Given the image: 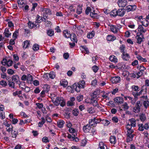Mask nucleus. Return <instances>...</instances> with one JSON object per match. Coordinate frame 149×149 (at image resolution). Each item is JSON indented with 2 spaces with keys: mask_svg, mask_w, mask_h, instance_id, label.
<instances>
[{
  "mask_svg": "<svg viewBox=\"0 0 149 149\" xmlns=\"http://www.w3.org/2000/svg\"><path fill=\"white\" fill-rule=\"evenodd\" d=\"M68 130L70 133L72 134H68L67 136L68 138L69 139H70L71 140L78 142L79 141V139L76 136H77V134L75 129L72 127L70 128Z\"/></svg>",
  "mask_w": 149,
  "mask_h": 149,
  "instance_id": "1",
  "label": "nucleus"
},
{
  "mask_svg": "<svg viewBox=\"0 0 149 149\" xmlns=\"http://www.w3.org/2000/svg\"><path fill=\"white\" fill-rule=\"evenodd\" d=\"M52 102L56 106H58L60 104L61 107H63L65 104L64 99L61 97H56L55 99Z\"/></svg>",
  "mask_w": 149,
  "mask_h": 149,
  "instance_id": "2",
  "label": "nucleus"
},
{
  "mask_svg": "<svg viewBox=\"0 0 149 149\" xmlns=\"http://www.w3.org/2000/svg\"><path fill=\"white\" fill-rule=\"evenodd\" d=\"M85 84V82L84 80H82L79 82L78 83L74 84L73 85V88L75 89L77 92L80 91V88H84Z\"/></svg>",
  "mask_w": 149,
  "mask_h": 149,
  "instance_id": "3",
  "label": "nucleus"
},
{
  "mask_svg": "<svg viewBox=\"0 0 149 149\" xmlns=\"http://www.w3.org/2000/svg\"><path fill=\"white\" fill-rule=\"evenodd\" d=\"M143 91V90H141L139 92H132V94L134 96V98H132L130 96H128V98L131 101V103L132 104H134L137 99V96L140 95Z\"/></svg>",
  "mask_w": 149,
  "mask_h": 149,
  "instance_id": "4",
  "label": "nucleus"
},
{
  "mask_svg": "<svg viewBox=\"0 0 149 149\" xmlns=\"http://www.w3.org/2000/svg\"><path fill=\"white\" fill-rule=\"evenodd\" d=\"M142 104V103L139 101H137L133 108V111L134 112L137 113L140 111Z\"/></svg>",
  "mask_w": 149,
  "mask_h": 149,
  "instance_id": "5",
  "label": "nucleus"
},
{
  "mask_svg": "<svg viewBox=\"0 0 149 149\" xmlns=\"http://www.w3.org/2000/svg\"><path fill=\"white\" fill-rule=\"evenodd\" d=\"M91 8L89 7H87L85 10V13L86 15H88L89 12H90V16L92 17L93 18H96L97 16V14L96 13L94 12V11H93V12H91Z\"/></svg>",
  "mask_w": 149,
  "mask_h": 149,
  "instance_id": "6",
  "label": "nucleus"
},
{
  "mask_svg": "<svg viewBox=\"0 0 149 149\" xmlns=\"http://www.w3.org/2000/svg\"><path fill=\"white\" fill-rule=\"evenodd\" d=\"M118 5L120 7H124L127 4L126 0H119L117 2Z\"/></svg>",
  "mask_w": 149,
  "mask_h": 149,
  "instance_id": "7",
  "label": "nucleus"
},
{
  "mask_svg": "<svg viewBox=\"0 0 149 149\" xmlns=\"http://www.w3.org/2000/svg\"><path fill=\"white\" fill-rule=\"evenodd\" d=\"M114 100L116 104H121L123 103L124 100L123 97H117L114 98Z\"/></svg>",
  "mask_w": 149,
  "mask_h": 149,
  "instance_id": "8",
  "label": "nucleus"
},
{
  "mask_svg": "<svg viewBox=\"0 0 149 149\" xmlns=\"http://www.w3.org/2000/svg\"><path fill=\"white\" fill-rule=\"evenodd\" d=\"M42 11L43 13V17H45L46 18H47L48 16H47L46 14H47L50 15L52 13L51 11L48 8H42Z\"/></svg>",
  "mask_w": 149,
  "mask_h": 149,
  "instance_id": "9",
  "label": "nucleus"
},
{
  "mask_svg": "<svg viewBox=\"0 0 149 149\" xmlns=\"http://www.w3.org/2000/svg\"><path fill=\"white\" fill-rule=\"evenodd\" d=\"M28 25L29 28L30 29H32L35 27L38 28L40 27L39 24H36V23L34 24V23L30 21H29V22L28 23Z\"/></svg>",
  "mask_w": 149,
  "mask_h": 149,
  "instance_id": "10",
  "label": "nucleus"
},
{
  "mask_svg": "<svg viewBox=\"0 0 149 149\" xmlns=\"http://www.w3.org/2000/svg\"><path fill=\"white\" fill-rule=\"evenodd\" d=\"M125 10L123 8L119 9L117 10V15L122 17L125 15Z\"/></svg>",
  "mask_w": 149,
  "mask_h": 149,
  "instance_id": "11",
  "label": "nucleus"
},
{
  "mask_svg": "<svg viewBox=\"0 0 149 149\" xmlns=\"http://www.w3.org/2000/svg\"><path fill=\"white\" fill-rule=\"evenodd\" d=\"M87 103H90L94 107H96L98 108H99L100 107L99 106V104L97 103V101L96 99L95 98H91L90 100V102H87Z\"/></svg>",
  "mask_w": 149,
  "mask_h": 149,
  "instance_id": "12",
  "label": "nucleus"
},
{
  "mask_svg": "<svg viewBox=\"0 0 149 149\" xmlns=\"http://www.w3.org/2000/svg\"><path fill=\"white\" fill-rule=\"evenodd\" d=\"M120 80V77L116 76L111 78V81L113 84H116L119 82Z\"/></svg>",
  "mask_w": 149,
  "mask_h": 149,
  "instance_id": "13",
  "label": "nucleus"
},
{
  "mask_svg": "<svg viewBox=\"0 0 149 149\" xmlns=\"http://www.w3.org/2000/svg\"><path fill=\"white\" fill-rule=\"evenodd\" d=\"M136 6L135 5H129L127 6L126 8V10L127 12L133 11L136 9Z\"/></svg>",
  "mask_w": 149,
  "mask_h": 149,
  "instance_id": "14",
  "label": "nucleus"
},
{
  "mask_svg": "<svg viewBox=\"0 0 149 149\" xmlns=\"http://www.w3.org/2000/svg\"><path fill=\"white\" fill-rule=\"evenodd\" d=\"M121 56L123 59L124 61H127L130 58L129 54L125 52L122 53Z\"/></svg>",
  "mask_w": 149,
  "mask_h": 149,
  "instance_id": "15",
  "label": "nucleus"
},
{
  "mask_svg": "<svg viewBox=\"0 0 149 149\" xmlns=\"http://www.w3.org/2000/svg\"><path fill=\"white\" fill-rule=\"evenodd\" d=\"M91 127L88 124L84 125L83 127V130L85 133L88 132L91 129Z\"/></svg>",
  "mask_w": 149,
  "mask_h": 149,
  "instance_id": "16",
  "label": "nucleus"
},
{
  "mask_svg": "<svg viewBox=\"0 0 149 149\" xmlns=\"http://www.w3.org/2000/svg\"><path fill=\"white\" fill-rule=\"evenodd\" d=\"M110 29L111 31L113 33H116L118 31V28L116 26L111 25L110 26Z\"/></svg>",
  "mask_w": 149,
  "mask_h": 149,
  "instance_id": "17",
  "label": "nucleus"
},
{
  "mask_svg": "<svg viewBox=\"0 0 149 149\" xmlns=\"http://www.w3.org/2000/svg\"><path fill=\"white\" fill-rule=\"evenodd\" d=\"M135 136V134H127L126 141L127 142H129L133 140V138Z\"/></svg>",
  "mask_w": 149,
  "mask_h": 149,
  "instance_id": "18",
  "label": "nucleus"
},
{
  "mask_svg": "<svg viewBox=\"0 0 149 149\" xmlns=\"http://www.w3.org/2000/svg\"><path fill=\"white\" fill-rule=\"evenodd\" d=\"M70 39L72 41L77 42V36L74 33H72L70 36Z\"/></svg>",
  "mask_w": 149,
  "mask_h": 149,
  "instance_id": "19",
  "label": "nucleus"
},
{
  "mask_svg": "<svg viewBox=\"0 0 149 149\" xmlns=\"http://www.w3.org/2000/svg\"><path fill=\"white\" fill-rule=\"evenodd\" d=\"M109 59L111 62H113L114 63H116L118 62V59L116 57L113 55L110 56Z\"/></svg>",
  "mask_w": 149,
  "mask_h": 149,
  "instance_id": "20",
  "label": "nucleus"
},
{
  "mask_svg": "<svg viewBox=\"0 0 149 149\" xmlns=\"http://www.w3.org/2000/svg\"><path fill=\"white\" fill-rule=\"evenodd\" d=\"M3 34L6 37L8 38L11 35V33L8 29H6Z\"/></svg>",
  "mask_w": 149,
  "mask_h": 149,
  "instance_id": "21",
  "label": "nucleus"
},
{
  "mask_svg": "<svg viewBox=\"0 0 149 149\" xmlns=\"http://www.w3.org/2000/svg\"><path fill=\"white\" fill-rule=\"evenodd\" d=\"M138 29V31L141 33H145L146 31V30L141 25H139Z\"/></svg>",
  "mask_w": 149,
  "mask_h": 149,
  "instance_id": "22",
  "label": "nucleus"
},
{
  "mask_svg": "<svg viewBox=\"0 0 149 149\" xmlns=\"http://www.w3.org/2000/svg\"><path fill=\"white\" fill-rule=\"evenodd\" d=\"M130 124L133 127H135L136 126V120L134 118H132L129 120Z\"/></svg>",
  "mask_w": 149,
  "mask_h": 149,
  "instance_id": "23",
  "label": "nucleus"
},
{
  "mask_svg": "<svg viewBox=\"0 0 149 149\" xmlns=\"http://www.w3.org/2000/svg\"><path fill=\"white\" fill-rule=\"evenodd\" d=\"M33 78L32 75L29 74H27V81L28 83L31 84L33 81Z\"/></svg>",
  "mask_w": 149,
  "mask_h": 149,
  "instance_id": "24",
  "label": "nucleus"
},
{
  "mask_svg": "<svg viewBox=\"0 0 149 149\" xmlns=\"http://www.w3.org/2000/svg\"><path fill=\"white\" fill-rule=\"evenodd\" d=\"M99 147L100 149H107L106 145L104 144L103 142H101L99 143Z\"/></svg>",
  "mask_w": 149,
  "mask_h": 149,
  "instance_id": "25",
  "label": "nucleus"
},
{
  "mask_svg": "<svg viewBox=\"0 0 149 149\" xmlns=\"http://www.w3.org/2000/svg\"><path fill=\"white\" fill-rule=\"evenodd\" d=\"M132 91H135L134 92H138L137 91L140 89L139 87L138 86L136 85H133L132 86Z\"/></svg>",
  "mask_w": 149,
  "mask_h": 149,
  "instance_id": "26",
  "label": "nucleus"
},
{
  "mask_svg": "<svg viewBox=\"0 0 149 149\" xmlns=\"http://www.w3.org/2000/svg\"><path fill=\"white\" fill-rule=\"evenodd\" d=\"M143 21H141L142 25L144 26L147 27L149 24V22L148 21L145 19H143Z\"/></svg>",
  "mask_w": 149,
  "mask_h": 149,
  "instance_id": "27",
  "label": "nucleus"
},
{
  "mask_svg": "<svg viewBox=\"0 0 149 149\" xmlns=\"http://www.w3.org/2000/svg\"><path fill=\"white\" fill-rule=\"evenodd\" d=\"M11 134L12 137L16 138L18 134V131L16 130H15L14 131L13 130L11 132Z\"/></svg>",
  "mask_w": 149,
  "mask_h": 149,
  "instance_id": "28",
  "label": "nucleus"
},
{
  "mask_svg": "<svg viewBox=\"0 0 149 149\" xmlns=\"http://www.w3.org/2000/svg\"><path fill=\"white\" fill-rule=\"evenodd\" d=\"M64 123V121L63 120H60L59 121L57 122V124L59 127L62 128L63 127Z\"/></svg>",
  "mask_w": 149,
  "mask_h": 149,
  "instance_id": "29",
  "label": "nucleus"
},
{
  "mask_svg": "<svg viewBox=\"0 0 149 149\" xmlns=\"http://www.w3.org/2000/svg\"><path fill=\"white\" fill-rule=\"evenodd\" d=\"M116 139L115 136H111L110 137V141L111 143L114 144L116 143Z\"/></svg>",
  "mask_w": 149,
  "mask_h": 149,
  "instance_id": "30",
  "label": "nucleus"
},
{
  "mask_svg": "<svg viewBox=\"0 0 149 149\" xmlns=\"http://www.w3.org/2000/svg\"><path fill=\"white\" fill-rule=\"evenodd\" d=\"M63 34L64 36L67 38H69L71 36V34L69 33L67 31L65 30L63 31Z\"/></svg>",
  "mask_w": 149,
  "mask_h": 149,
  "instance_id": "31",
  "label": "nucleus"
},
{
  "mask_svg": "<svg viewBox=\"0 0 149 149\" xmlns=\"http://www.w3.org/2000/svg\"><path fill=\"white\" fill-rule=\"evenodd\" d=\"M60 84L61 85L63 86L64 87H66L68 84V82L65 79L63 80L60 82Z\"/></svg>",
  "mask_w": 149,
  "mask_h": 149,
  "instance_id": "32",
  "label": "nucleus"
},
{
  "mask_svg": "<svg viewBox=\"0 0 149 149\" xmlns=\"http://www.w3.org/2000/svg\"><path fill=\"white\" fill-rule=\"evenodd\" d=\"M94 120L91 119L89 121V125H90V126H93V127H95L96 126V123L94 122V121H93Z\"/></svg>",
  "mask_w": 149,
  "mask_h": 149,
  "instance_id": "33",
  "label": "nucleus"
},
{
  "mask_svg": "<svg viewBox=\"0 0 149 149\" xmlns=\"http://www.w3.org/2000/svg\"><path fill=\"white\" fill-rule=\"evenodd\" d=\"M36 18L37 19L36 21V23L37 24H39V23H40L41 22L42 20H43V19L42 20L41 17L40 16L38 15H37Z\"/></svg>",
  "mask_w": 149,
  "mask_h": 149,
  "instance_id": "34",
  "label": "nucleus"
},
{
  "mask_svg": "<svg viewBox=\"0 0 149 149\" xmlns=\"http://www.w3.org/2000/svg\"><path fill=\"white\" fill-rule=\"evenodd\" d=\"M138 126L139 127L138 130L140 131H142L145 129L144 125L143 124H139Z\"/></svg>",
  "mask_w": 149,
  "mask_h": 149,
  "instance_id": "35",
  "label": "nucleus"
},
{
  "mask_svg": "<svg viewBox=\"0 0 149 149\" xmlns=\"http://www.w3.org/2000/svg\"><path fill=\"white\" fill-rule=\"evenodd\" d=\"M139 118L142 121H144L146 119V118L144 114L142 113L141 114L139 115Z\"/></svg>",
  "mask_w": 149,
  "mask_h": 149,
  "instance_id": "36",
  "label": "nucleus"
},
{
  "mask_svg": "<svg viewBox=\"0 0 149 149\" xmlns=\"http://www.w3.org/2000/svg\"><path fill=\"white\" fill-rule=\"evenodd\" d=\"M29 42L27 40L25 41L24 42V45L23 46V47L25 49L26 48L29 47Z\"/></svg>",
  "mask_w": 149,
  "mask_h": 149,
  "instance_id": "37",
  "label": "nucleus"
},
{
  "mask_svg": "<svg viewBox=\"0 0 149 149\" xmlns=\"http://www.w3.org/2000/svg\"><path fill=\"white\" fill-rule=\"evenodd\" d=\"M19 77L17 75H13L12 77V81L16 82H17L19 80Z\"/></svg>",
  "mask_w": 149,
  "mask_h": 149,
  "instance_id": "38",
  "label": "nucleus"
},
{
  "mask_svg": "<svg viewBox=\"0 0 149 149\" xmlns=\"http://www.w3.org/2000/svg\"><path fill=\"white\" fill-rule=\"evenodd\" d=\"M117 12V10L116 9H115L113 10L111 12L110 15L114 17L118 16Z\"/></svg>",
  "mask_w": 149,
  "mask_h": 149,
  "instance_id": "39",
  "label": "nucleus"
},
{
  "mask_svg": "<svg viewBox=\"0 0 149 149\" xmlns=\"http://www.w3.org/2000/svg\"><path fill=\"white\" fill-rule=\"evenodd\" d=\"M50 88V86L48 84H45L43 87V89L45 90L46 91V93H47L49 90Z\"/></svg>",
  "mask_w": 149,
  "mask_h": 149,
  "instance_id": "40",
  "label": "nucleus"
},
{
  "mask_svg": "<svg viewBox=\"0 0 149 149\" xmlns=\"http://www.w3.org/2000/svg\"><path fill=\"white\" fill-rule=\"evenodd\" d=\"M95 32L94 31H92L91 33L88 34L87 35V37L89 38H92L94 36Z\"/></svg>",
  "mask_w": 149,
  "mask_h": 149,
  "instance_id": "41",
  "label": "nucleus"
},
{
  "mask_svg": "<svg viewBox=\"0 0 149 149\" xmlns=\"http://www.w3.org/2000/svg\"><path fill=\"white\" fill-rule=\"evenodd\" d=\"M47 33L48 36H52L54 35V31L52 30L49 29L47 31Z\"/></svg>",
  "mask_w": 149,
  "mask_h": 149,
  "instance_id": "42",
  "label": "nucleus"
},
{
  "mask_svg": "<svg viewBox=\"0 0 149 149\" xmlns=\"http://www.w3.org/2000/svg\"><path fill=\"white\" fill-rule=\"evenodd\" d=\"M49 76L50 78L54 79L55 77V73L54 72H51L49 74Z\"/></svg>",
  "mask_w": 149,
  "mask_h": 149,
  "instance_id": "43",
  "label": "nucleus"
},
{
  "mask_svg": "<svg viewBox=\"0 0 149 149\" xmlns=\"http://www.w3.org/2000/svg\"><path fill=\"white\" fill-rule=\"evenodd\" d=\"M72 113L75 116H77L79 114V111L78 109H75L72 111Z\"/></svg>",
  "mask_w": 149,
  "mask_h": 149,
  "instance_id": "44",
  "label": "nucleus"
},
{
  "mask_svg": "<svg viewBox=\"0 0 149 149\" xmlns=\"http://www.w3.org/2000/svg\"><path fill=\"white\" fill-rule=\"evenodd\" d=\"M8 84L9 86L12 88H15V83L13 81H8Z\"/></svg>",
  "mask_w": 149,
  "mask_h": 149,
  "instance_id": "45",
  "label": "nucleus"
},
{
  "mask_svg": "<svg viewBox=\"0 0 149 149\" xmlns=\"http://www.w3.org/2000/svg\"><path fill=\"white\" fill-rule=\"evenodd\" d=\"M41 119L42 121L39 122L38 124V126L40 127H41V125H43L45 122V120L44 118L43 117H42Z\"/></svg>",
  "mask_w": 149,
  "mask_h": 149,
  "instance_id": "46",
  "label": "nucleus"
},
{
  "mask_svg": "<svg viewBox=\"0 0 149 149\" xmlns=\"http://www.w3.org/2000/svg\"><path fill=\"white\" fill-rule=\"evenodd\" d=\"M115 37H113L112 36L108 35L107 38V39L108 41H112L114 39H115Z\"/></svg>",
  "mask_w": 149,
  "mask_h": 149,
  "instance_id": "47",
  "label": "nucleus"
},
{
  "mask_svg": "<svg viewBox=\"0 0 149 149\" xmlns=\"http://www.w3.org/2000/svg\"><path fill=\"white\" fill-rule=\"evenodd\" d=\"M19 87L22 88L23 90H24V89L25 87V84L24 82H22L20 83L19 84Z\"/></svg>",
  "mask_w": 149,
  "mask_h": 149,
  "instance_id": "48",
  "label": "nucleus"
},
{
  "mask_svg": "<svg viewBox=\"0 0 149 149\" xmlns=\"http://www.w3.org/2000/svg\"><path fill=\"white\" fill-rule=\"evenodd\" d=\"M40 46L37 44H35L33 46V49L34 51H37L39 49Z\"/></svg>",
  "mask_w": 149,
  "mask_h": 149,
  "instance_id": "49",
  "label": "nucleus"
},
{
  "mask_svg": "<svg viewBox=\"0 0 149 149\" xmlns=\"http://www.w3.org/2000/svg\"><path fill=\"white\" fill-rule=\"evenodd\" d=\"M0 117H1L2 119H3L5 118V113L3 111H0Z\"/></svg>",
  "mask_w": 149,
  "mask_h": 149,
  "instance_id": "50",
  "label": "nucleus"
},
{
  "mask_svg": "<svg viewBox=\"0 0 149 149\" xmlns=\"http://www.w3.org/2000/svg\"><path fill=\"white\" fill-rule=\"evenodd\" d=\"M122 108L124 110H126L129 108V106H128L127 104L125 103L122 106Z\"/></svg>",
  "mask_w": 149,
  "mask_h": 149,
  "instance_id": "51",
  "label": "nucleus"
},
{
  "mask_svg": "<svg viewBox=\"0 0 149 149\" xmlns=\"http://www.w3.org/2000/svg\"><path fill=\"white\" fill-rule=\"evenodd\" d=\"M44 18V19L45 20V26H49L50 25V23H51V22L48 21L47 20H46L45 18Z\"/></svg>",
  "mask_w": 149,
  "mask_h": 149,
  "instance_id": "52",
  "label": "nucleus"
},
{
  "mask_svg": "<svg viewBox=\"0 0 149 149\" xmlns=\"http://www.w3.org/2000/svg\"><path fill=\"white\" fill-rule=\"evenodd\" d=\"M144 106L146 108L149 105V102L148 100L144 101L143 103Z\"/></svg>",
  "mask_w": 149,
  "mask_h": 149,
  "instance_id": "53",
  "label": "nucleus"
},
{
  "mask_svg": "<svg viewBox=\"0 0 149 149\" xmlns=\"http://www.w3.org/2000/svg\"><path fill=\"white\" fill-rule=\"evenodd\" d=\"M0 84L3 86L5 87L7 85V83L6 81L1 80L0 82Z\"/></svg>",
  "mask_w": 149,
  "mask_h": 149,
  "instance_id": "54",
  "label": "nucleus"
},
{
  "mask_svg": "<svg viewBox=\"0 0 149 149\" xmlns=\"http://www.w3.org/2000/svg\"><path fill=\"white\" fill-rule=\"evenodd\" d=\"M125 48V46L123 45H121L120 47V52L121 53H123L125 52H124V49Z\"/></svg>",
  "mask_w": 149,
  "mask_h": 149,
  "instance_id": "55",
  "label": "nucleus"
},
{
  "mask_svg": "<svg viewBox=\"0 0 149 149\" xmlns=\"http://www.w3.org/2000/svg\"><path fill=\"white\" fill-rule=\"evenodd\" d=\"M138 68L139 69L140 71L142 72L146 70V68L143 66H138Z\"/></svg>",
  "mask_w": 149,
  "mask_h": 149,
  "instance_id": "56",
  "label": "nucleus"
},
{
  "mask_svg": "<svg viewBox=\"0 0 149 149\" xmlns=\"http://www.w3.org/2000/svg\"><path fill=\"white\" fill-rule=\"evenodd\" d=\"M137 58L138 60L141 61L142 62H146L147 61L145 58H142L140 56H137Z\"/></svg>",
  "mask_w": 149,
  "mask_h": 149,
  "instance_id": "57",
  "label": "nucleus"
},
{
  "mask_svg": "<svg viewBox=\"0 0 149 149\" xmlns=\"http://www.w3.org/2000/svg\"><path fill=\"white\" fill-rule=\"evenodd\" d=\"M36 104L39 109H41L43 107V104L42 103H37Z\"/></svg>",
  "mask_w": 149,
  "mask_h": 149,
  "instance_id": "58",
  "label": "nucleus"
},
{
  "mask_svg": "<svg viewBox=\"0 0 149 149\" xmlns=\"http://www.w3.org/2000/svg\"><path fill=\"white\" fill-rule=\"evenodd\" d=\"M137 42L139 44H141L142 41V38L140 37H138L137 38Z\"/></svg>",
  "mask_w": 149,
  "mask_h": 149,
  "instance_id": "59",
  "label": "nucleus"
},
{
  "mask_svg": "<svg viewBox=\"0 0 149 149\" xmlns=\"http://www.w3.org/2000/svg\"><path fill=\"white\" fill-rule=\"evenodd\" d=\"M83 96L82 95H79L77 97V100L79 102L81 101L83 99Z\"/></svg>",
  "mask_w": 149,
  "mask_h": 149,
  "instance_id": "60",
  "label": "nucleus"
},
{
  "mask_svg": "<svg viewBox=\"0 0 149 149\" xmlns=\"http://www.w3.org/2000/svg\"><path fill=\"white\" fill-rule=\"evenodd\" d=\"M93 119L94 120L93 121H94V122L95 123H96V126L97 123H100L101 121V119H97L95 118H94Z\"/></svg>",
  "mask_w": 149,
  "mask_h": 149,
  "instance_id": "61",
  "label": "nucleus"
},
{
  "mask_svg": "<svg viewBox=\"0 0 149 149\" xmlns=\"http://www.w3.org/2000/svg\"><path fill=\"white\" fill-rule=\"evenodd\" d=\"M92 69L94 72L96 73L97 72L99 68L97 66H94L92 67Z\"/></svg>",
  "mask_w": 149,
  "mask_h": 149,
  "instance_id": "62",
  "label": "nucleus"
},
{
  "mask_svg": "<svg viewBox=\"0 0 149 149\" xmlns=\"http://www.w3.org/2000/svg\"><path fill=\"white\" fill-rule=\"evenodd\" d=\"M7 72L9 74L12 75L14 73V72L12 69H8L7 70Z\"/></svg>",
  "mask_w": 149,
  "mask_h": 149,
  "instance_id": "63",
  "label": "nucleus"
},
{
  "mask_svg": "<svg viewBox=\"0 0 149 149\" xmlns=\"http://www.w3.org/2000/svg\"><path fill=\"white\" fill-rule=\"evenodd\" d=\"M88 112L90 113H92L95 111L94 108L92 107H91L88 108Z\"/></svg>",
  "mask_w": 149,
  "mask_h": 149,
  "instance_id": "64",
  "label": "nucleus"
}]
</instances>
